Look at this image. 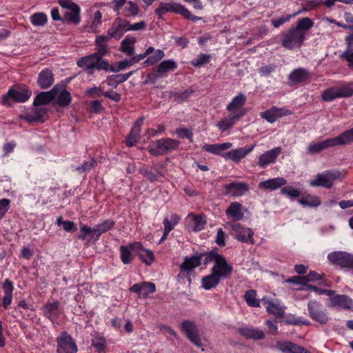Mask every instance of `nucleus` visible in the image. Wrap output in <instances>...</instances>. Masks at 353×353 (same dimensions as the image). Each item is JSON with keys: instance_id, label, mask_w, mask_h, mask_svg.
<instances>
[{"instance_id": "1", "label": "nucleus", "mask_w": 353, "mask_h": 353, "mask_svg": "<svg viewBox=\"0 0 353 353\" xmlns=\"http://www.w3.org/2000/svg\"><path fill=\"white\" fill-rule=\"evenodd\" d=\"M314 26L309 17L299 19L295 27H292L282 34L281 45L283 48L293 50L301 48L307 37V32Z\"/></svg>"}, {"instance_id": "2", "label": "nucleus", "mask_w": 353, "mask_h": 353, "mask_svg": "<svg viewBox=\"0 0 353 353\" xmlns=\"http://www.w3.org/2000/svg\"><path fill=\"white\" fill-rule=\"evenodd\" d=\"M232 146V143L225 142L223 143L204 144L201 148L207 152L221 156L225 159L237 163L251 152L254 150L255 145H252L248 148H239L223 153L224 151L230 149Z\"/></svg>"}, {"instance_id": "3", "label": "nucleus", "mask_w": 353, "mask_h": 353, "mask_svg": "<svg viewBox=\"0 0 353 353\" xmlns=\"http://www.w3.org/2000/svg\"><path fill=\"white\" fill-rule=\"evenodd\" d=\"M352 142L353 128L334 138L310 143L307 147V153L310 154H314L330 147L346 145Z\"/></svg>"}, {"instance_id": "4", "label": "nucleus", "mask_w": 353, "mask_h": 353, "mask_svg": "<svg viewBox=\"0 0 353 353\" xmlns=\"http://www.w3.org/2000/svg\"><path fill=\"white\" fill-rule=\"evenodd\" d=\"M77 65L81 68L87 70L88 74H92V70L96 69L97 70H113L108 66V62L101 58L97 54L92 53L89 55L85 56L77 61Z\"/></svg>"}, {"instance_id": "5", "label": "nucleus", "mask_w": 353, "mask_h": 353, "mask_svg": "<svg viewBox=\"0 0 353 353\" xmlns=\"http://www.w3.org/2000/svg\"><path fill=\"white\" fill-rule=\"evenodd\" d=\"M166 12H175L179 14L192 21H197L201 19V17L192 14V13L184 6L174 1L168 3L161 2L155 10V13L160 19L162 18L163 15Z\"/></svg>"}, {"instance_id": "6", "label": "nucleus", "mask_w": 353, "mask_h": 353, "mask_svg": "<svg viewBox=\"0 0 353 353\" xmlns=\"http://www.w3.org/2000/svg\"><path fill=\"white\" fill-rule=\"evenodd\" d=\"M180 141L171 138H163L152 142L148 146V151L153 155H163L177 150Z\"/></svg>"}, {"instance_id": "7", "label": "nucleus", "mask_w": 353, "mask_h": 353, "mask_svg": "<svg viewBox=\"0 0 353 353\" xmlns=\"http://www.w3.org/2000/svg\"><path fill=\"white\" fill-rule=\"evenodd\" d=\"M225 228L230 230L232 236L236 240L249 244H254V232L251 228H245L236 221H229L225 225Z\"/></svg>"}, {"instance_id": "8", "label": "nucleus", "mask_w": 353, "mask_h": 353, "mask_svg": "<svg viewBox=\"0 0 353 353\" xmlns=\"http://www.w3.org/2000/svg\"><path fill=\"white\" fill-rule=\"evenodd\" d=\"M343 177V174L336 170H325L316 176L315 179L309 181L311 187L331 188L336 180Z\"/></svg>"}, {"instance_id": "9", "label": "nucleus", "mask_w": 353, "mask_h": 353, "mask_svg": "<svg viewBox=\"0 0 353 353\" xmlns=\"http://www.w3.org/2000/svg\"><path fill=\"white\" fill-rule=\"evenodd\" d=\"M31 92L27 88L10 89L7 94L2 96V103L10 106L12 101L24 103L29 99Z\"/></svg>"}, {"instance_id": "10", "label": "nucleus", "mask_w": 353, "mask_h": 353, "mask_svg": "<svg viewBox=\"0 0 353 353\" xmlns=\"http://www.w3.org/2000/svg\"><path fill=\"white\" fill-rule=\"evenodd\" d=\"M327 259L332 264L339 265L341 268L353 270V254L336 251L328 254Z\"/></svg>"}, {"instance_id": "11", "label": "nucleus", "mask_w": 353, "mask_h": 353, "mask_svg": "<svg viewBox=\"0 0 353 353\" xmlns=\"http://www.w3.org/2000/svg\"><path fill=\"white\" fill-rule=\"evenodd\" d=\"M181 329L186 337L196 347H202L201 337L195 323L188 320H184L181 323Z\"/></svg>"}, {"instance_id": "12", "label": "nucleus", "mask_w": 353, "mask_h": 353, "mask_svg": "<svg viewBox=\"0 0 353 353\" xmlns=\"http://www.w3.org/2000/svg\"><path fill=\"white\" fill-rule=\"evenodd\" d=\"M57 353H76L78 351L77 345L72 338L65 332H63L57 339Z\"/></svg>"}, {"instance_id": "13", "label": "nucleus", "mask_w": 353, "mask_h": 353, "mask_svg": "<svg viewBox=\"0 0 353 353\" xmlns=\"http://www.w3.org/2000/svg\"><path fill=\"white\" fill-rule=\"evenodd\" d=\"M114 11L117 14H122L125 17L136 16L139 13L138 6L132 1H127L126 0H114Z\"/></svg>"}, {"instance_id": "14", "label": "nucleus", "mask_w": 353, "mask_h": 353, "mask_svg": "<svg viewBox=\"0 0 353 353\" xmlns=\"http://www.w3.org/2000/svg\"><path fill=\"white\" fill-rule=\"evenodd\" d=\"M232 271V265L228 263L223 255L217 259L216 263H214L213 267L211 268V272L221 279H225L230 277Z\"/></svg>"}, {"instance_id": "15", "label": "nucleus", "mask_w": 353, "mask_h": 353, "mask_svg": "<svg viewBox=\"0 0 353 353\" xmlns=\"http://www.w3.org/2000/svg\"><path fill=\"white\" fill-rule=\"evenodd\" d=\"M203 254H196L191 256L185 257L180 266L179 277H184L189 275V272L201 265Z\"/></svg>"}, {"instance_id": "16", "label": "nucleus", "mask_w": 353, "mask_h": 353, "mask_svg": "<svg viewBox=\"0 0 353 353\" xmlns=\"http://www.w3.org/2000/svg\"><path fill=\"white\" fill-rule=\"evenodd\" d=\"M310 316L320 323L325 324L328 321L327 314L323 310L322 305L316 301H310L307 303Z\"/></svg>"}, {"instance_id": "17", "label": "nucleus", "mask_w": 353, "mask_h": 353, "mask_svg": "<svg viewBox=\"0 0 353 353\" xmlns=\"http://www.w3.org/2000/svg\"><path fill=\"white\" fill-rule=\"evenodd\" d=\"M128 31H129L128 21L117 17L108 30V34L111 39H120Z\"/></svg>"}, {"instance_id": "18", "label": "nucleus", "mask_w": 353, "mask_h": 353, "mask_svg": "<svg viewBox=\"0 0 353 353\" xmlns=\"http://www.w3.org/2000/svg\"><path fill=\"white\" fill-rule=\"evenodd\" d=\"M246 102V97L243 93H239L234 97L232 101L227 105L226 110L230 112V114L234 115H241V118L245 114L246 111L243 108Z\"/></svg>"}, {"instance_id": "19", "label": "nucleus", "mask_w": 353, "mask_h": 353, "mask_svg": "<svg viewBox=\"0 0 353 353\" xmlns=\"http://www.w3.org/2000/svg\"><path fill=\"white\" fill-rule=\"evenodd\" d=\"M330 306L345 310L353 311V299L346 294H335L330 296Z\"/></svg>"}, {"instance_id": "20", "label": "nucleus", "mask_w": 353, "mask_h": 353, "mask_svg": "<svg viewBox=\"0 0 353 353\" xmlns=\"http://www.w3.org/2000/svg\"><path fill=\"white\" fill-rule=\"evenodd\" d=\"M291 114V111L286 108H279L274 106L268 110L261 112L260 113V117L268 122L273 123L278 119L284 116L290 115Z\"/></svg>"}, {"instance_id": "21", "label": "nucleus", "mask_w": 353, "mask_h": 353, "mask_svg": "<svg viewBox=\"0 0 353 353\" xmlns=\"http://www.w3.org/2000/svg\"><path fill=\"white\" fill-rule=\"evenodd\" d=\"M130 290L137 294L139 297L145 299L156 291V286L151 282H142L134 284Z\"/></svg>"}, {"instance_id": "22", "label": "nucleus", "mask_w": 353, "mask_h": 353, "mask_svg": "<svg viewBox=\"0 0 353 353\" xmlns=\"http://www.w3.org/2000/svg\"><path fill=\"white\" fill-rule=\"evenodd\" d=\"M281 152L280 147L274 148L262 154L259 157L258 165L261 168H265L271 163H274L278 156Z\"/></svg>"}, {"instance_id": "23", "label": "nucleus", "mask_w": 353, "mask_h": 353, "mask_svg": "<svg viewBox=\"0 0 353 353\" xmlns=\"http://www.w3.org/2000/svg\"><path fill=\"white\" fill-rule=\"evenodd\" d=\"M276 348L282 353H312L305 348L290 341H279Z\"/></svg>"}, {"instance_id": "24", "label": "nucleus", "mask_w": 353, "mask_h": 353, "mask_svg": "<svg viewBox=\"0 0 353 353\" xmlns=\"http://www.w3.org/2000/svg\"><path fill=\"white\" fill-rule=\"evenodd\" d=\"M248 190L245 183L234 182L225 185V194L234 197L243 195Z\"/></svg>"}, {"instance_id": "25", "label": "nucleus", "mask_w": 353, "mask_h": 353, "mask_svg": "<svg viewBox=\"0 0 353 353\" xmlns=\"http://www.w3.org/2000/svg\"><path fill=\"white\" fill-rule=\"evenodd\" d=\"M57 97V86H54L49 92H43L38 94L34 100L35 107L46 105L52 101Z\"/></svg>"}, {"instance_id": "26", "label": "nucleus", "mask_w": 353, "mask_h": 353, "mask_svg": "<svg viewBox=\"0 0 353 353\" xmlns=\"http://www.w3.org/2000/svg\"><path fill=\"white\" fill-rule=\"evenodd\" d=\"M60 303L59 301L48 303L43 308V314L46 317L54 321L60 314Z\"/></svg>"}, {"instance_id": "27", "label": "nucleus", "mask_w": 353, "mask_h": 353, "mask_svg": "<svg viewBox=\"0 0 353 353\" xmlns=\"http://www.w3.org/2000/svg\"><path fill=\"white\" fill-rule=\"evenodd\" d=\"M110 37L108 34L99 35L97 36L95 39V46L97 52H94L97 54L99 57L102 58L103 56L106 55L108 52V43L110 40Z\"/></svg>"}, {"instance_id": "28", "label": "nucleus", "mask_w": 353, "mask_h": 353, "mask_svg": "<svg viewBox=\"0 0 353 353\" xmlns=\"http://www.w3.org/2000/svg\"><path fill=\"white\" fill-rule=\"evenodd\" d=\"M287 183V181L283 177H276L259 183V188L264 190H274Z\"/></svg>"}, {"instance_id": "29", "label": "nucleus", "mask_w": 353, "mask_h": 353, "mask_svg": "<svg viewBox=\"0 0 353 353\" xmlns=\"http://www.w3.org/2000/svg\"><path fill=\"white\" fill-rule=\"evenodd\" d=\"M225 213L229 218L232 219L237 222L243 218V212L242 211V205L237 202L230 203V206L226 209Z\"/></svg>"}, {"instance_id": "30", "label": "nucleus", "mask_w": 353, "mask_h": 353, "mask_svg": "<svg viewBox=\"0 0 353 353\" xmlns=\"http://www.w3.org/2000/svg\"><path fill=\"white\" fill-rule=\"evenodd\" d=\"M53 81L52 72L48 68H45L39 74L37 82L42 89L50 87L53 83Z\"/></svg>"}, {"instance_id": "31", "label": "nucleus", "mask_w": 353, "mask_h": 353, "mask_svg": "<svg viewBox=\"0 0 353 353\" xmlns=\"http://www.w3.org/2000/svg\"><path fill=\"white\" fill-rule=\"evenodd\" d=\"M143 121V118H140L134 123L126 140V144L128 146L132 147L137 143V139L141 132Z\"/></svg>"}, {"instance_id": "32", "label": "nucleus", "mask_w": 353, "mask_h": 353, "mask_svg": "<svg viewBox=\"0 0 353 353\" xmlns=\"http://www.w3.org/2000/svg\"><path fill=\"white\" fill-rule=\"evenodd\" d=\"M310 77L309 72L303 68L294 70L288 76V80L291 83L303 82Z\"/></svg>"}, {"instance_id": "33", "label": "nucleus", "mask_w": 353, "mask_h": 353, "mask_svg": "<svg viewBox=\"0 0 353 353\" xmlns=\"http://www.w3.org/2000/svg\"><path fill=\"white\" fill-rule=\"evenodd\" d=\"M239 332L240 335L247 339H251L254 340L262 339L265 336L263 331L253 327H242L239 329Z\"/></svg>"}, {"instance_id": "34", "label": "nucleus", "mask_w": 353, "mask_h": 353, "mask_svg": "<svg viewBox=\"0 0 353 353\" xmlns=\"http://www.w3.org/2000/svg\"><path fill=\"white\" fill-rule=\"evenodd\" d=\"M3 289L4 296L2 300V305L6 309L11 304L12 301V292L14 290L12 283L9 279H6L3 284Z\"/></svg>"}, {"instance_id": "35", "label": "nucleus", "mask_w": 353, "mask_h": 353, "mask_svg": "<svg viewBox=\"0 0 353 353\" xmlns=\"http://www.w3.org/2000/svg\"><path fill=\"white\" fill-rule=\"evenodd\" d=\"M241 119V115L230 114L228 117L222 119L216 123V127L221 132H225L233 127L235 121Z\"/></svg>"}, {"instance_id": "36", "label": "nucleus", "mask_w": 353, "mask_h": 353, "mask_svg": "<svg viewBox=\"0 0 353 353\" xmlns=\"http://www.w3.org/2000/svg\"><path fill=\"white\" fill-rule=\"evenodd\" d=\"M221 279L211 272V273L201 279V286L205 290H210L216 288L220 283Z\"/></svg>"}, {"instance_id": "37", "label": "nucleus", "mask_w": 353, "mask_h": 353, "mask_svg": "<svg viewBox=\"0 0 353 353\" xmlns=\"http://www.w3.org/2000/svg\"><path fill=\"white\" fill-rule=\"evenodd\" d=\"M80 11L81 9L79 6L67 10L63 14V21L79 24L81 21Z\"/></svg>"}, {"instance_id": "38", "label": "nucleus", "mask_w": 353, "mask_h": 353, "mask_svg": "<svg viewBox=\"0 0 353 353\" xmlns=\"http://www.w3.org/2000/svg\"><path fill=\"white\" fill-rule=\"evenodd\" d=\"M177 65L172 59H168L162 61L158 67L157 77H165L167 76L166 72L174 70L176 68Z\"/></svg>"}, {"instance_id": "39", "label": "nucleus", "mask_w": 353, "mask_h": 353, "mask_svg": "<svg viewBox=\"0 0 353 353\" xmlns=\"http://www.w3.org/2000/svg\"><path fill=\"white\" fill-rule=\"evenodd\" d=\"M267 312L277 317H282L284 314L285 307L279 303L268 301L265 302Z\"/></svg>"}, {"instance_id": "40", "label": "nucleus", "mask_w": 353, "mask_h": 353, "mask_svg": "<svg viewBox=\"0 0 353 353\" xmlns=\"http://www.w3.org/2000/svg\"><path fill=\"white\" fill-rule=\"evenodd\" d=\"M114 225V221L111 219L105 220L103 223L96 225L94 227V234L96 236V239H98L102 234L109 231Z\"/></svg>"}, {"instance_id": "41", "label": "nucleus", "mask_w": 353, "mask_h": 353, "mask_svg": "<svg viewBox=\"0 0 353 353\" xmlns=\"http://www.w3.org/2000/svg\"><path fill=\"white\" fill-rule=\"evenodd\" d=\"M136 39L134 37H126L121 43V50L127 55H133L134 54V43Z\"/></svg>"}, {"instance_id": "42", "label": "nucleus", "mask_w": 353, "mask_h": 353, "mask_svg": "<svg viewBox=\"0 0 353 353\" xmlns=\"http://www.w3.org/2000/svg\"><path fill=\"white\" fill-rule=\"evenodd\" d=\"M299 203L303 206L314 208L321 204V199L319 196L308 194L300 199Z\"/></svg>"}, {"instance_id": "43", "label": "nucleus", "mask_w": 353, "mask_h": 353, "mask_svg": "<svg viewBox=\"0 0 353 353\" xmlns=\"http://www.w3.org/2000/svg\"><path fill=\"white\" fill-rule=\"evenodd\" d=\"M180 217L176 214H172L170 217H165L163 221L164 230L170 232L179 223Z\"/></svg>"}, {"instance_id": "44", "label": "nucleus", "mask_w": 353, "mask_h": 353, "mask_svg": "<svg viewBox=\"0 0 353 353\" xmlns=\"http://www.w3.org/2000/svg\"><path fill=\"white\" fill-rule=\"evenodd\" d=\"M57 103L63 107L68 106L71 102V95L66 90H62L58 94V88H57Z\"/></svg>"}, {"instance_id": "45", "label": "nucleus", "mask_w": 353, "mask_h": 353, "mask_svg": "<svg viewBox=\"0 0 353 353\" xmlns=\"http://www.w3.org/2000/svg\"><path fill=\"white\" fill-rule=\"evenodd\" d=\"M139 172L146 177L150 182L159 181L160 178L163 176V174L161 172H153L145 166L140 168Z\"/></svg>"}, {"instance_id": "46", "label": "nucleus", "mask_w": 353, "mask_h": 353, "mask_svg": "<svg viewBox=\"0 0 353 353\" xmlns=\"http://www.w3.org/2000/svg\"><path fill=\"white\" fill-rule=\"evenodd\" d=\"M47 21L48 17L43 12H36L30 16V22L34 26H43Z\"/></svg>"}, {"instance_id": "47", "label": "nucleus", "mask_w": 353, "mask_h": 353, "mask_svg": "<svg viewBox=\"0 0 353 353\" xmlns=\"http://www.w3.org/2000/svg\"><path fill=\"white\" fill-rule=\"evenodd\" d=\"M192 228L195 232L203 230L206 224L205 217L202 215L192 216Z\"/></svg>"}, {"instance_id": "48", "label": "nucleus", "mask_w": 353, "mask_h": 353, "mask_svg": "<svg viewBox=\"0 0 353 353\" xmlns=\"http://www.w3.org/2000/svg\"><path fill=\"white\" fill-rule=\"evenodd\" d=\"M322 99L325 101H331L336 98H340L337 88H330L322 92Z\"/></svg>"}, {"instance_id": "49", "label": "nucleus", "mask_w": 353, "mask_h": 353, "mask_svg": "<svg viewBox=\"0 0 353 353\" xmlns=\"http://www.w3.org/2000/svg\"><path fill=\"white\" fill-rule=\"evenodd\" d=\"M256 291L251 290L247 291L244 294V299L247 304L252 307H259V301L256 299Z\"/></svg>"}, {"instance_id": "50", "label": "nucleus", "mask_w": 353, "mask_h": 353, "mask_svg": "<svg viewBox=\"0 0 353 353\" xmlns=\"http://www.w3.org/2000/svg\"><path fill=\"white\" fill-rule=\"evenodd\" d=\"M121 260L124 264H129L132 261V255L130 248L127 246L121 245L120 247Z\"/></svg>"}, {"instance_id": "51", "label": "nucleus", "mask_w": 353, "mask_h": 353, "mask_svg": "<svg viewBox=\"0 0 353 353\" xmlns=\"http://www.w3.org/2000/svg\"><path fill=\"white\" fill-rule=\"evenodd\" d=\"M340 98L349 97L353 95V83H347L337 88Z\"/></svg>"}, {"instance_id": "52", "label": "nucleus", "mask_w": 353, "mask_h": 353, "mask_svg": "<svg viewBox=\"0 0 353 353\" xmlns=\"http://www.w3.org/2000/svg\"><path fill=\"white\" fill-rule=\"evenodd\" d=\"M139 256L146 265H150L154 261V255L150 250L144 249L139 253Z\"/></svg>"}, {"instance_id": "53", "label": "nucleus", "mask_w": 353, "mask_h": 353, "mask_svg": "<svg viewBox=\"0 0 353 353\" xmlns=\"http://www.w3.org/2000/svg\"><path fill=\"white\" fill-rule=\"evenodd\" d=\"M165 56L164 52L161 50H157L155 51L154 54L149 57L145 61L144 63L148 65H153Z\"/></svg>"}, {"instance_id": "54", "label": "nucleus", "mask_w": 353, "mask_h": 353, "mask_svg": "<svg viewBox=\"0 0 353 353\" xmlns=\"http://www.w3.org/2000/svg\"><path fill=\"white\" fill-rule=\"evenodd\" d=\"M210 56L209 54H200L197 58L191 61V64L194 67H201L210 61Z\"/></svg>"}, {"instance_id": "55", "label": "nucleus", "mask_w": 353, "mask_h": 353, "mask_svg": "<svg viewBox=\"0 0 353 353\" xmlns=\"http://www.w3.org/2000/svg\"><path fill=\"white\" fill-rule=\"evenodd\" d=\"M81 232L82 234L79 235V238L83 240L90 241L92 239L94 234V228H91L85 225L81 226Z\"/></svg>"}, {"instance_id": "56", "label": "nucleus", "mask_w": 353, "mask_h": 353, "mask_svg": "<svg viewBox=\"0 0 353 353\" xmlns=\"http://www.w3.org/2000/svg\"><path fill=\"white\" fill-rule=\"evenodd\" d=\"M92 345L97 351H103L106 347V341L102 336H95L92 339Z\"/></svg>"}, {"instance_id": "57", "label": "nucleus", "mask_w": 353, "mask_h": 353, "mask_svg": "<svg viewBox=\"0 0 353 353\" xmlns=\"http://www.w3.org/2000/svg\"><path fill=\"white\" fill-rule=\"evenodd\" d=\"M57 223L59 225H62L63 230L66 232H72L77 230L75 224L73 221H63L62 217L61 216L57 219Z\"/></svg>"}, {"instance_id": "58", "label": "nucleus", "mask_w": 353, "mask_h": 353, "mask_svg": "<svg viewBox=\"0 0 353 353\" xmlns=\"http://www.w3.org/2000/svg\"><path fill=\"white\" fill-rule=\"evenodd\" d=\"M96 165H97L96 160L94 159H92L88 161H85L82 165L77 167L76 170H77L79 173H83V172L90 170Z\"/></svg>"}, {"instance_id": "59", "label": "nucleus", "mask_w": 353, "mask_h": 353, "mask_svg": "<svg viewBox=\"0 0 353 353\" xmlns=\"http://www.w3.org/2000/svg\"><path fill=\"white\" fill-rule=\"evenodd\" d=\"M281 192L291 199L296 198L300 195V192L291 186H285L282 188Z\"/></svg>"}, {"instance_id": "60", "label": "nucleus", "mask_w": 353, "mask_h": 353, "mask_svg": "<svg viewBox=\"0 0 353 353\" xmlns=\"http://www.w3.org/2000/svg\"><path fill=\"white\" fill-rule=\"evenodd\" d=\"M305 289L307 290H310V291H314L319 295L326 294L328 296H331L334 295L335 293V292L334 290L321 289V288H319L318 287H316V286H314L312 285H306Z\"/></svg>"}, {"instance_id": "61", "label": "nucleus", "mask_w": 353, "mask_h": 353, "mask_svg": "<svg viewBox=\"0 0 353 353\" xmlns=\"http://www.w3.org/2000/svg\"><path fill=\"white\" fill-rule=\"evenodd\" d=\"M175 133L180 138H187L190 142L193 141V133L190 130L186 128H178L176 130Z\"/></svg>"}, {"instance_id": "62", "label": "nucleus", "mask_w": 353, "mask_h": 353, "mask_svg": "<svg viewBox=\"0 0 353 353\" xmlns=\"http://www.w3.org/2000/svg\"><path fill=\"white\" fill-rule=\"evenodd\" d=\"M10 201L8 199L0 200V220L3 217L10 208Z\"/></svg>"}, {"instance_id": "63", "label": "nucleus", "mask_w": 353, "mask_h": 353, "mask_svg": "<svg viewBox=\"0 0 353 353\" xmlns=\"http://www.w3.org/2000/svg\"><path fill=\"white\" fill-rule=\"evenodd\" d=\"M305 279V282L307 283L309 281H315L322 280L324 277L323 274H319L315 271H310L307 275L304 276Z\"/></svg>"}, {"instance_id": "64", "label": "nucleus", "mask_w": 353, "mask_h": 353, "mask_svg": "<svg viewBox=\"0 0 353 353\" xmlns=\"http://www.w3.org/2000/svg\"><path fill=\"white\" fill-rule=\"evenodd\" d=\"M221 256V254H219L216 252L212 251L205 255V258L203 261V263L205 265H207L211 262H214V263H216V261L217 260V259L219 258Z\"/></svg>"}]
</instances>
